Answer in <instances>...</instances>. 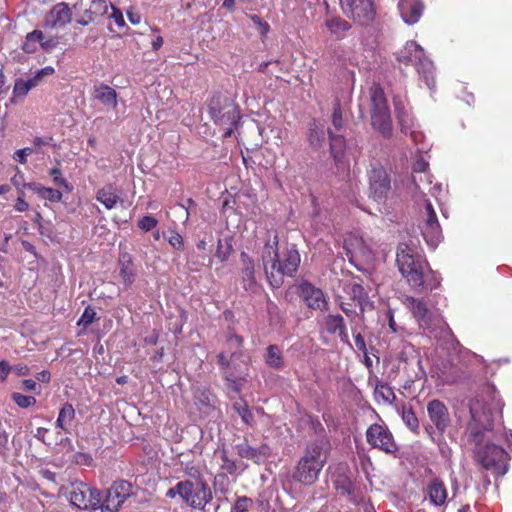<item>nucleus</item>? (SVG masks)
<instances>
[{
	"mask_svg": "<svg viewBox=\"0 0 512 512\" xmlns=\"http://www.w3.org/2000/svg\"><path fill=\"white\" fill-rule=\"evenodd\" d=\"M396 262L400 273L414 291L428 293L439 286L437 274L429 267L426 260L406 243L398 245Z\"/></svg>",
	"mask_w": 512,
	"mask_h": 512,
	"instance_id": "nucleus-2",
	"label": "nucleus"
},
{
	"mask_svg": "<svg viewBox=\"0 0 512 512\" xmlns=\"http://www.w3.org/2000/svg\"><path fill=\"white\" fill-rule=\"evenodd\" d=\"M75 461L77 464L90 466L93 463V458L90 454L78 452L75 454Z\"/></svg>",
	"mask_w": 512,
	"mask_h": 512,
	"instance_id": "nucleus-64",
	"label": "nucleus"
},
{
	"mask_svg": "<svg viewBox=\"0 0 512 512\" xmlns=\"http://www.w3.org/2000/svg\"><path fill=\"white\" fill-rule=\"evenodd\" d=\"M39 40H43V32L41 30L35 29L28 33L22 45L23 51L28 54L36 52V44L39 43Z\"/></svg>",
	"mask_w": 512,
	"mask_h": 512,
	"instance_id": "nucleus-35",
	"label": "nucleus"
},
{
	"mask_svg": "<svg viewBox=\"0 0 512 512\" xmlns=\"http://www.w3.org/2000/svg\"><path fill=\"white\" fill-rule=\"evenodd\" d=\"M183 502L192 509L205 510L213 499L212 490L207 481H182Z\"/></svg>",
	"mask_w": 512,
	"mask_h": 512,
	"instance_id": "nucleus-10",
	"label": "nucleus"
},
{
	"mask_svg": "<svg viewBox=\"0 0 512 512\" xmlns=\"http://www.w3.org/2000/svg\"><path fill=\"white\" fill-rule=\"evenodd\" d=\"M371 102V125L383 137H390L392 135V119L382 88L376 87L372 90Z\"/></svg>",
	"mask_w": 512,
	"mask_h": 512,
	"instance_id": "nucleus-5",
	"label": "nucleus"
},
{
	"mask_svg": "<svg viewBox=\"0 0 512 512\" xmlns=\"http://www.w3.org/2000/svg\"><path fill=\"white\" fill-rule=\"evenodd\" d=\"M393 103H394V110H395L396 118L401 127V132L404 134L410 133L411 136L415 137V132L411 130V128L413 126V118L411 117L403 100L399 97H394Z\"/></svg>",
	"mask_w": 512,
	"mask_h": 512,
	"instance_id": "nucleus-22",
	"label": "nucleus"
},
{
	"mask_svg": "<svg viewBox=\"0 0 512 512\" xmlns=\"http://www.w3.org/2000/svg\"><path fill=\"white\" fill-rule=\"evenodd\" d=\"M324 135V131L321 128L317 127L315 124H313L309 128L307 134V140L309 145L313 149H320L325 139Z\"/></svg>",
	"mask_w": 512,
	"mask_h": 512,
	"instance_id": "nucleus-37",
	"label": "nucleus"
},
{
	"mask_svg": "<svg viewBox=\"0 0 512 512\" xmlns=\"http://www.w3.org/2000/svg\"><path fill=\"white\" fill-rule=\"evenodd\" d=\"M252 503L253 501L249 497H239L232 507L231 512H246L251 507Z\"/></svg>",
	"mask_w": 512,
	"mask_h": 512,
	"instance_id": "nucleus-50",
	"label": "nucleus"
},
{
	"mask_svg": "<svg viewBox=\"0 0 512 512\" xmlns=\"http://www.w3.org/2000/svg\"><path fill=\"white\" fill-rule=\"evenodd\" d=\"M471 421L479 424L484 429H492L494 412L491 406L479 397L471 398L466 404Z\"/></svg>",
	"mask_w": 512,
	"mask_h": 512,
	"instance_id": "nucleus-16",
	"label": "nucleus"
},
{
	"mask_svg": "<svg viewBox=\"0 0 512 512\" xmlns=\"http://www.w3.org/2000/svg\"><path fill=\"white\" fill-rule=\"evenodd\" d=\"M272 455L270 446L262 443L259 447L253 448L252 461L257 465L264 464Z\"/></svg>",
	"mask_w": 512,
	"mask_h": 512,
	"instance_id": "nucleus-38",
	"label": "nucleus"
},
{
	"mask_svg": "<svg viewBox=\"0 0 512 512\" xmlns=\"http://www.w3.org/2000/svg\"><path fill=\"white\" fill-rule=\"evenodd\" d=\"M158 221L152 216H144L138 222V227L143 231H150L157 225Z\"/></svg>",
	"mask_w": 512,
	"mask_h": 512,
	"instance_id": "nucleus-57",
	"label": "nucleus"
},
{
	"mask_svg": "<svg viewBox=\"0 0 512 512\" xmlns=\"http://www.w3.org/2000/svg\"><path fill=\"white\" fill-rule=\"evenodd\" d=\"M346 327L344 318L340 314H329L325 318V328L329 334H336Z\"/></svg>",
	"mask_w": 512,
	"mask_h": 512,
	"instance_id": "nucleus-36",
	"label": "nucleus"
},
{
	"mask_svg": "<svg viewBox=\"0 0 512 512\" xmlns=\"http://www.w3.org/2000/svg\"><path fill=\"white\" fill-rule=\"evenodd\" d=\"M345 15L366 28H372L376 17L373 0H340Z\"/></svg>",
	"mask_w": 512,
	"mask_h": 512,
	"instance_id": "nucleus-9",
	"label": "nucleus"
},
{
	"mask_svg": "<svg viewBox=\"0 0 512 512\" xmlns=\"http://www.w3.org/2000/svg\"><path fill=\"white\" fill-rule=\"evenodd\" d=\"M367 442L373 447L387 454H395L399 447L389 429L380 424L371 425L366 431Z\"/></svg>",
	"mask_w": 512,
	"mask_h": 512,
	"instance_id": "nucleus-13",
	"label": "nucleus"
},
{
	"mask_svg": "<svg viewBox=\"0 0 512 512\" xmlns=\"http://www.w3.org/2000/svg\"><path fill=\"white\" fill-rule=\"evenodd\" d=\"M131 261L129 260L127 264H123L120 270V276L123 278L126 284H131L134 281V273L130 268Z\"/></svg>",
	"mask_w": 512,
	"mask_h": 512,
	"instance_id": "nucleus-58",
	"label": "nucleus"
},
{
	"mask_svg": "<svg viewBox=\"0 0 512 512\" xmlns=\"http://www.w3.org/2000/svg\"><path fill=\"white\" fill-rule=\"evenodd\" d=\"M330 451L331 444L326 437L310 441L294 469L293 480L303 485H313L327 463Z\"/></svg>",
	"mask_w": 512,
	"mask_h": 512,
	"instance_id": "nucleus-3",
	"label": "nucleus"
},
{
	"mask_svg": "<svg viewBox=\"0 0 512 512\" xmlns=\"http://www.w3.org/2000/svg\"><path fill=\"white\" fill-rule=\"evenodd\" d=\"M351 330L354 334V340H355V346L356 348L361 351L364 355L367 354V347L364 340V337L361 335V333H356V327L354 325L351 326Z\"/></svg>",
	"mask_w": 512,
	"mask_h": 512,
	"instance_id": "nucleus-59",
	"label": "nucleus"
},
{
	"mask_svg": "<svg viewBox=\"0 0 512 512\" xmlns=\"http://www.w3.org/2000/svg\"><path fill=\"white\" fill-rule=\"evenodd\" d=\"M60 38V36L45 37L43 34V40H39V44L45 52L51 53L58 47Z\"/></svg>",
	"mask_w": 512,
	"mask_h": 512,
	"instance_id": "nucleus-48",
	"label": "nucleus"
},
{
	"mask_svg": "<svg viewBox=\"0 0 512 512\" xmlns=\"http://www.w3.org/2000/svg\"><path fill=\"white\" fill-rule=\"evenodd\" d=\"M28 189L37 193L41 198L47 199L51 202H60L62 200V193L59 190L44 187L39 183L29 184Z\"/></svg>",
	"mask_w": 512,
	"mask_h": 512,
	"instance_id": "nucleus-32",
	"label": "nucleus"
},
{
	"mask_svg": "<svg viewBox=\"0 0 512 512\" xmlns=\"http://www.w3.org/2000/svg\"><path fill=\"white\" fill-rule=\"evenodd\" d=\"M240 119V112L237 106L232 102L226 106V110L223 111L218 117H216L213 121L217 125H229L235 126L237 125Z\"/></svg>",
	"mask_w": 512,
	"mask_h": 512,
	"instance_id": "nucleus-31",
	"label": "nucleus"
},
{
	"mask_svg": "<svg viewBox=\"0 0 512 512\" xmlns=\"http://www.w3.org/2000/svg\"><path fill=\"white\" fill-rule=\"evenodd\" d=\"M93 98L100 101L107 108H116L117 106V92L112 87L106 84L94 86Z\"/></svg>",
	"mask_w": 512,
	"mask_h": 512,
	"instance_id": "nucleus-24",
	"label": "nucleus"
},
{
	"mask_svg": "<svg viewBox=\"0 0 512 512\" xmlns=\"http://www.w3.org/2000/svg\"><path fill=\"white\" fill-rule=\"evenodd\" d=\"M90 491V486L83 483H75L71 486L69 491V501L72 505L78 507L79 509L89 510L88 507V493Z\"/></svg>",
	"mask_w": 512,
	"mask_h": 512,
	"instance_id": "nucleus-23",
	"label": "nucleus"
},
{
	"mask_svg": "<svg viewBox=\"0 0 512 512\" xmlns=\"http://www.w3.org/2000/svg\"><path fill=\"white\" fill-rule=\"evenodd\" d=\"M233 252V238L227 236L223 239H219L217 243V249L215 252V257L218 258L221 262H225L228 260L230 254Z\"/></svg>",
	"mask_w": 512,
	"mask_h": 512,
	"instance_id": "nucleus-33",
	"label": "nucleus"
},
{
	"mask_svg": "<svg viewBox=\"0 0 512 512\" xmlns=\"http://www.w3.org/2000/svg\"><path fill=\"white\" fill-rule=\"evenodd\" d=\"M340 308L350 319L351 326L354 325L356 319L362 320L364 318V314H361V311L357 312L355 309L350 308L349 304L341 303Z\"/></svg>",
	"mask_w": 512,
	"mask_h": 512,
	"instance_id": "nucleus-51",
	"label": "nucleus"
},
{
	"mask_svg": "<svg viewBox=\"0 0 512 512\" xmlns=\"http://www.w3.org/2000/svg\"><path fill=\"white\" fill-rule=\"evenodd\" d=\"M278 244V235L275 233L272 238L269 236L261 252L266 279L274 289L283 285L285 276L293 277L300 265V254L294 245L280 254Z\"/></svg>",
	"mask_w": 512,
	"mask_h": 512,
	"instance_id": "nucleus-1",
	"label": "nucleus"
},
{
	"mask_svg": "<svg viewBox=\"0 0 512 512\" xmlns=\"http://www.w3.org/2000/svg\"><path fill=\"white\" fill-rule=\"evenodd\" d=\"M233 408L237 411L238 415L241 417L245 424L250 426L253 424L254 417L246 403L235 402L233 404Z\"/></svg>",
	"mask_w": 512,
	"mask_h": 512,
	"instance_id": "nucleus-44",
	"label": "nucleus"
},
{
	"mask_svg": "<svg viewBox=\"0 0 512 512\" xmlns=\"http://www.w3.org/2000/svg\"><path fill=\"white\" fill-rule=\"evenodd\" d=\"M398 8L404 22L412 25L419 21L424 5L420 0H400Z\"/></svg>",
	"mask_w": 512,
	"mask_h": 512,
	"instance_id": "nucleus-20",
	"label": "nucleus"
},
{
	"mask_svg": "<svg viewBox=\"0 0 512 512\" xmlns=\"http://www.w3.org/2000/svg\"><path fill=\"white\" fill-rule=\"evenodd\" d=\"M34 150L29 147H25L23 149H19L14 153L13 158L20 162L21 164H25L27 162V156L32 154Z\"/></svg>",
	"mask_w": 512,
	"mask_h": 512,
	"instance_id": "nucleus-60",
	"label": "nucleus"
},
{
	"mask_svg": "<svg viewBox=\"0 0 512 512\" xmlns=\"http://www.w3.org/2000/svg\"><path fill=\"white\" fill-rule=\"evenodd\" d=\"M11 182L19 190V192L22 191L21 188H28V185L30 184L24 181V176L20 172L12 177Z\"/></svg>",
	"mask_w": 512,
	"mask_h": 512,
	"instance_id": "nucleus-63",
	"label": "nucleus"
},
{
	"mask_svg": "<svg viewBox=\"0 0 512 512\" xmlns=\"http://www.w3.org/2000/svg\"><path fill=\"white\" fill-rule=\"evenodd\" d=\"M402 420L405 425L412 431L418 432L419 429V421L416 417L411 406H403L402 408Z\"/></svg>",
	"mask_w": 512,
	"mask_h": 512,
	"instance_id": "nucleus-39",
	"label": "nucleus"
},
{
	"mask_svg": "<svg viewBox=\"0 0 512 512\" xmlns=\"http://www.w3.org/2000/svg\"><path fill=\"white\" fill-rule=\"evenodd\" d=\"M132 484L126 480L115 481L104 492L102 512H118L132 495Z\"/></svg>",
	"mask_w": 512,
	"mask_h": 512,
	"instance_id": "nucleus-11",
	"label": "nucleus"
},
{
	"mask_svg": "<svg viewBox=\"0 0 512 512\" xmlns=\"http://www.w3.org/2000/svg\"><path fill=\"white\" fill-rule=\"evenodd\" d=\"M96 199L109 210L113 209L118 201L123 202L116 193V188L113 185H106L99 189L96 194Z\"/></svg>",
	"mask_w": 512,
	"mask_h": 512,
	"instance_id": "nucleus-28",
	"label": "nucleus"
},
{
	"mask_svg": "<svg viewBox=\"0 0 512 512\" xmlns=\"http://www.w3.org/2000/svg\"><path fill=\"white\" fill-rule=\"evenodd\" d=\"M76 413L75 409L71 403L66 402L61 407L57 420L55 422L56 428L61 429L66 433H70V425L72 421L75 419Z\"/></svg>",
	"mask_w": 512,
	"mask_h": 512,
	"instance_id": "nucleus-27",
	"label": "nucleus"
},
{
	"mask_svg": "<svg viewBox=\"0 0 512 512\" xmlns=\"http://www.w3.org/2000/svg\"><path fill=\"white\" fill-rule=\"evenodd\" d=\"M11 398L21 408H28L36 403L35 397L26 396L17 392L13 393Z\"/></svg>",
	"mask_w": 512,
	"mask_h": 512,
	"instance_id": "nucleus-49",
	"label": "nucleus"
},
{
	"mask_svg": "<svg viewBox=\"0 0 512 512\" xmlns=\"http://www.w3.org/2000/svg\"><path fill=\"white\" fill-rule=\"evenodd\" d=\"M95 316H96L95 310L90 306L86 307L81 318L78 321V325L88 327L95 320Z\"/></svg>",
	"mask_w": 512,
	"mask_h": 512,
	"instance_id": "nucleus-52",
	"label": "nucleus"
},
{
	"mask_svg": "<svg viewBox=\"0 0 512 512\" xmlns=\"http://www.w3.org/2000/svg\"><path fill=\"white\" fill-rule=\"evenodd\" d=\"M468 430L470 441L473 442L477 446V448L482 447L481 443L483 441L484 431H487L488 429H484L479 424H476L475 422L471 421L468 424Z\"/></svg>",
	"mask_w": 512,
	"mask_h": 512,
	"instance_id": "nucleus-42",
	"label": "nucleus"
},
{
	"mask_svg": "<svg viewBox=\"0 0 512 512\" xmlns=\"http://www.w3.org/2000/svg\"><path fill=\"white\" fill-rule=\"evenodd\" d=\"M29 90L26 86L25 80L22 78H17L15 80V84L13 87V96L10 99V102L12 104H17L19 101H22L26 95L28 94Z\"/></svg>",
	"mask_w": 512,
	"mask_h": 512,
	"instance_id": "nucleus-41",
	"label": "nucleus"
},
{
	"mask_svg": "<svg viewBox=\"0 0 512 512\" xmlns=\"http://www.w3.org/2000/svg\"><path fill=\"white\" fill-rule=\"evenodd\" d=\"M427 491L431 503H433L435 506H441L446 502L447 490L444 483L440 479H433L429 484Z\"/></svg>",
	"mask_w": 512,
	"mask_h": 512,
	"instance_id": "nucleus-26",
	"label": "nucleus"
},
{
	"mask_svg": "<svg viewBox=\"0 0 512 512\" xmlns=\"http://www.w3.org/2000/svg\"><path fill=\"white\" fill-rule=\"evenodd\" d=\"M330 155L336 166L343 164L346 151V134H334L328 131Z\"/></svg>",
	"mask_w": 512,
	"mask_h": 512,
	"instance_id": "nucleus-21",
	"label": "nucleus"
},
{
	"mask_svg": "<svg viewBox=\"0 0 512 512\" xmlns=\"http://www.w3.org/2000/svg\"><path fill=\"white\" fill-rule=\"evenodd\" d=\"M253 448L254 447H252L248 444L247 440H244L242 443H239L236 445L237 454L241 458L249 459L251 461H252Z\"/></svg>",
	"mask_w": 512,
	"mask_h": 512,
	"instance_id": "nucleus-53",
	"label": "nucleus"
},
{
	"mask_svg": "<svg viewBox=\"0 0 512 512\" xmlns=\"http://www.w3.org/2000/svg\"><path fill=\"white\" fill-rule=\"evenodd\" d=\"M72 21V10L65 2L55 4L45 15L43 27L48 29L64 28Z\"/></svg>",
	"mask_w": 512,
	"mask_h": 512,
	"instance_id": "nucleus-17",
	"label": "nucleus"
},
{
	"mask_svg": "<svg viewBox=\"0 0 512 512\" xmlns=\"http://www.w3.org/2000/svg\"><path fill=\"white\" fill-rule=\"evenodd\" d=\"M332 131L334 134H346L347 122L343 118L341 103L338 98L333 102V111L331 115V125L328 126L327 132Z\"/></svg>",
	"mask_w": 512,
	"mask_h": 512,
	"instance_id": "nucleus-25",
	"label": "nucleus"
},
{
	"mask_svg": "<svg viewBox=\"0 0 512 512\" xmlns=\"http://www.w3.org/2000/svg\"><path fill=\"white\" fill-rule=\"evenodd\" d=\"M108 12V4L106 0H92L91 5L85 10V14L95 15L96 17L104 16Z\"/></svg>",
	"mask_w": 512,
	"mask_h": 512,
	"instance_id": "nucleus-43",
	"label": "nucleus"
},
{
	"mask_svg": "<svg viewBox=\"0 0 512 512\" xmlns=\"http://www.w3.org/2000/svg\"><path fill=\"white\" fill-rule=\"evenodd\" d=\"M375 396L383 399L385 402H391L396 398L393 390L385 383H378L375 387Z\"/></svg>",
	"mask_w": 512,
	"mask_h": 512,
	"instance_id": "nucleus-46",
	"label": "nucleus"
},
{
	"mask_svg": "<svg viewBox=\"0 0 512 512\" xmlns=\"http://www.w3.org/2000/svg\"><path fill=\"white\" fill-rule=\"evenodd\" d=\"M369 179V197L377 202L387 199L391 190V179L382 166H374L368 172Z\"/></svg>",
	"mask_w": 512,
	"mask_h": 512,
	"instance_id": "nucleus-12",
	"label": "nucleus"
},
{
	"mask_svg": "<svg viewBox=\"0 0 512 512\" xmlns=\"http://www.w3.org/2000/svg\"><path fill=\"white\" fill-rule=\"evenodd\" d=\"M264 360L272 369L282 370L285 367L282 351L277 345L271 344L266 348Z\"/></svg>",
	"mask_w": 512,
	"mask_h": 512,
	"instance_id": "nucleus-29",
	"label": "nucleus"
},
{
	"mask_svg": "<svg viewBox=\"0 0 512 512\" xmlns=\"http://www.w3.org/2000/svg\"><path fill=\"white\" fill-rule=\"evenodd\" d=\"M169 244L176 250H183L184 242L182 236L174 231H171L169 236L167 237Z\"/></svg>",
	"mask_w": 512,
	"mask_h": 512,
	"instance_id": "nucleus-56",
	"label": "nucleus"
},
{
	"mask_svg": "<svg viewBox=\"0 0 512 512\" xmlns=\"http://www.w3.org/2000/svg\"><path fill=\"white\" fill-rule=\"evenodd\" d=\"M216 358L227 387L240 393L249 376V357L244 352L232 351L229 355L220 352Z\"/></svg>",
	"mask_w": 512,
	"mask_h": 512,
	"instance_id": "nucleus-4",
	"label": "nucleus"
},
{
	"mask_svg": "<svg viewBox=\"0 0 512 512\" xmlns=\"http://www.w3.org/2000/svg\"><path fill=\"white\" fill-rule=\"evenodd\" d=\"M184 473L188 477L185 481H206L203 474L195 466H187Z\"/></svg>",
	"mask_w": 512,
	"mask_h": 512,
	"instance_id": "nucleus-54",
	"label": "nucleus"
},
{
	"mask_svg": "<svg viewBox=\"0 0 512 512\" xmlns=\"http://www.w3.org/2000/svg\"><path fill=\"white\" fill-rule=\"evenodd\" d=\"M299 293L309 308L320 311L328 309V302L323 291L311 283L303 282L299 286Z\"/></svg>",
	"mask_w": 512,
	"mask_h": 512,
	"instance_id": "nucleus-18",
	"label": "nucleus"
},
{
	"mask_svg": "<svg viewBox=\"0 0 512 512\" xmlns=\"http://www.w3.org/2000/svg\"><path fill=\"white\" fill-rule=\"evenodd\" d=\"M111 9H112V13L110 15V18L114 19L115 23L119 27H124L125 21H124L122 11L120 9H118L117 7H115L114 5H111Z\"/></svg>",
	"mask_w": 512,
	"mask_h": 512,
	"instance_id": "nucleus-62",
	"label": "nucleus"
},
{
	"mask_svg": "<svg viewBox=\"0 0 512 512\" xmlns=\"http://www.w3.org/2000/svg\"><path fill=\"white\" fill-rule=\"evenodd\" d=\"M232 102L233 101L229 97H227L221 93L214 94L210 98L209 104H208V110H209V114H210L212 120H214L223 111H225L226 106H228V104H231Z\"/></svg>",
	"mask_w": 512,
	"mask_h": 512,
	"instance_id": "nucleus-30",
	"label": "nucleus"
},
{
	"mask_svg": "<svg viewBox=\"0 0 512 512\" xmlns=\"http://www.w3.org/2000/svg\"><path fill=\"white\" fill-rule=\"evenodd\" d=\"M476 461L486 470H492L496 475L503 476L508 471V453L500 446L488 443L475 450Z\"/></svg>",
	"mask_w": 512,
	"mask_h": 512,
	"instance_id": "nucleus-6",
	"label": "nucleus"
},
{
	"mask_svg": "<svg viewBox=\"0 0 512 512\" xmlns=\"http://www.w3.org/2000/svg\"><path fill=\"white\" fill-rule=\"evenodd\" d=\"M351 296L353 300L357 301L361 310V314H364L366 306H372V304L369 302L367 292L365 291L364 287L360 284L355 283L352 285Z\"/></svg>",
	"mask_w": 512,
	"mask_h": 512,
	"instance_id": "nucleus-34",
	"label": "nucleus"
},
{
	"mask_svg": "<svg viewBox=\"0 0 512 512\" xmlns=\"http://www.w3.org/2000/svg\"><path fill=\"white\" fill-rule=\"evenodd\" d=\"M424 202L425 221L421 232L427 244L432 248H436L441 241L442 230L432 203L428 199H425Z\"/></svg>",
	"mask_w": 512,
	"mask_h": 512,
	"instance_id": "nucleus-15",
	"label": "nucleus"
},
{
	"mask_svg": "<svg viewBox=\"0 0 512 512\" xmlns=\"http://www.w3.org/2000/svg\"><path fill=\"white\" fill-rule=\"evenodd\" d=\"M50 175L53 176V182L61 187L66 188L68 191L72 190V186L65 180L64 178L60 177L61 170L59 168H52L50 170Z\"/></svg>",
	"mask_w": 512,
	"mask_h": 512,
	"instance_id": "nucleus-55",
	"label": "nucleus"
},
{
	"mask_svg": "<svg viewBox=\"0 0 512 512\" xmlns=\"http://www.w3.org/2000/svg\"><path fill=\"white\" fill-rule=\"evenodd\" d=\"M411 310L414 318L423 329H430L432 325L433 314L427 306V303L422 299H416L412 296H407L404 302Z\"/></svg>",
	"mask_w": 512,
	"mask_h": 512,
	"instance_id": "nucleus-19",
	"label": "nucleus"
},
{
	"mask_svg": "<svg viewBox=\"0 0 512 512\" xmlns=\"http://www.w3.org/2000/svg\"><path fill=\"white\" fill-rule=\"evenodd\" d=\"M103 501H104V494L102 493V491L90 486V491L88 493L89 510L100 509L102 511Z\"/></svg>",
	"mask_w": 512,
	"mask_h": 512,
	"instance_id": "nucleus-40",
	"label": "nucleus"
},
{
	"mask_svg": "<svg viewBox=\"0 0 512 512\" xmlns=\"http://www.w3.org/2000/svg\"><path fill=\"white\" fill-rule=\"evenodd\" d=\"M55 70L51 66H46L40 70H38L35 75L33 76L34 79L38 82V84L41 83V81L44 79V77L50 76L54 74Z\"/></svg>",
	"mask_w": 512,
	"mask_h": 512,
	"instance_id": "nucleus-61",
	"label": "nucleus"
},
{
	"mask_svg": "<svg viewBox=\"0 0 512 512\" xmlns=\"http://www.w3.org/2000/svg\"><path fill=\"white\" fill-rule=\"evenodd\" d=\"M243 338L236 334H229L226 340V354L229 355L232 351L243 352Z\"/></svg>",
	"mask_w": 512,
	"mask_h": 512,
	"instance_id": "nucleus-45",
	"label": "nucleus"
},
{
	"mask_svg": "<svg viewBox=\"0 0 512 512\" xmlns=\"http://www.w3.org/2000/svg\"><path fill=\"white\" fill-rule=\"evenodd\" d=\"M327 27L332 33L346 32L351 28V24L346 20L340 18H334L326 23Z\"/></svg>",
	"mask_w": 512,
	"mask_h": 512,
	"instance_id": "nucleus-47",
	"label": "nucleus"
},
{
	"mask_svg": "<svg viewBox=\"0 0 512 512\" xmlns=\"http://www.w3.org/2000/svg\"><path fill=\"white\" fill-rule=\"evenodd\" d=\"M240 282L243 289L251 294L260 293L262 286L257 279L256 263L246 252L240 253Z\"/></svg>",
	"mask_w": 512,
	"mask_h": 512,
	"instance_id": "nucleus-14",
	"label": "nucleus"
},
{
	"mask_svg": "<svg viewBox=\"0 0 512 512\" xmlns=\"http://www.w3.org/2000/svg\"><path fill=\"white\" fill-rule=\"evenodd\" d=\"M397 60L406 65L413 64L419 73L425 77L426 83L430 86L429 79L432 78L433 64L424 57L422 47L415 41H409L405 47L397 54Z\"/></svg>",
	"mask_w": 512,
	"mask_h": 512,
	"instance_id": "nucleus-7",
	"label": "nucleus"
},
{
	"mask_svg": "<svg viewBox=\"0 0 512 512\" xmlns=\"http://www.w3.org/2000/svg\"><path fill=\"white\" fill-rule=\"evenodd\" d=\"M427 413L433 425L426 426L425 430L433 441H436L435 435L439 440L451 425L448 408L442 401L434 399L428 402Z\"/></svg>",
	"mask_w": 512,
	"mask_h": 512,
	"instance_id": "nucleus-8",
	"label": "nucleus"
}]
</instances>
